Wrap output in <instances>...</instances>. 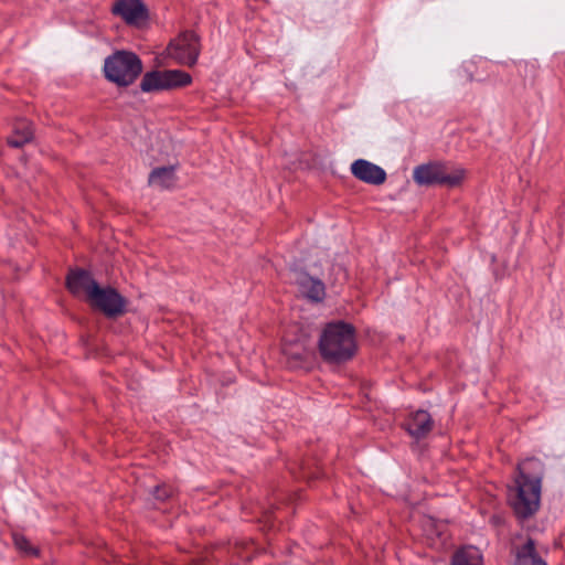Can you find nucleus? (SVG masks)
<instances>
[{"label": "nucleus", "instance_id": "dca6fc26", "mask_svg": "<svg viewBox=\"0 0 565 565\" xmlns=\"http://www.w3.org/2000/svg\"><path fill=\"white\" fill-rule=\"evenodd\" d=\"M149 184L160 189H169L175 182L174 167H160L153 169L149 174Z\"/></svg>", "mask_w": 565, "mask_h": 565}, {"label": "nucleus", "instance_id": "a211bd4d", "mask_svg": "<svg viewBox=\"0 0 565 565\" xmlns=\"http://www.w3.org/2000/svg\"><path fill=\"white\" fill-rule=\"evenodd\" d=\"M284 353L290 361H295V366L298 365V362H305L310 356L311 352L299 344H286L284 348Z\"/></svg>", "mask_w": 565, "mask_h": 565}, {"label": "nucleus", "instance_id": "f03ea898", "mask_svg": "<svg viewBox=\"0 0 565 565\" xmlns=\"http://www.w3.org/2000/svg\"><path fill=\"white\" fill-rule=\"evenodd\" d=\"M142 72L139 56L129 51H117L106 57L104 63L105 77L117 86L131 85Z\"/></svg>", "mask_w": 565, "mask_h": 565}, {"label": "nucleus", "instance_id": "9b49d317", "mask_svg": "<svg viewBox=\"0 0 565 565\" xmlns=\"http://www.w3.org/2000/svg\"><path fill=\"white\" fill-rule=\"evenodd\" d=\"M404 427L413 438L419 440L433 430L434 420L427 411L418 409L408 416Z\"/></svg>", "mask_w": 565, "mask_h": 565}, {"label": "nucleus", "instance_id": "f3484780", "mask_svg": "<svg viewBox=\"0 0 565 565\" xmlns=\"http://www.w3.org/2000/svg\"><path fill=\"white\" fill-rule=\"evenodd\" d=\"M451 565H482V555L477 547H465L455 553Z\"/></svg>", "mask_w": 565, "mask_h": 565}, {"label": "nucleus", "instance_id": "6ab92c4d", "mask_svg": "<svg viewBox=\"0 0 565 565\" xmlns=\"http://www.w3.org/2000/svg\"><path fill=\"white\" fill-rule=\"evenodd\" d=\"M13 542L15 547L19 551L25 553L26 555H38V550L35 547H32L28 539L24 537L23 535L14 534Z\"/></svg>", "mask_w": 565, "mask_h": 565}, {"label": "nucleus", "instance_id": "f8f14e48", "mask_svg": "<svg viewBox=\"0 0 565 565\" xmlns=\"http://www.w3.org/2000/svg\"><path fill=\"white\" fill-rule=\"evenodd\" d=\"M66 286L68 290L78 296L85 292L87 300L90 299V295L97 288L98 282L92 277V275L84 269L71 270L66 277Z\"/></svg>", "mask_w": 565, "mask_h": 565}, {"label": "nucleus", "instance_id": "6e6552de", "mask_svg": "<svg viewBox=\"0 0 565 565\" xmlns=\"http://www.w3.org/2000/svg\"><path fill=\"white\" fill-rule=\"evenodd\" d=\"M513 565H547L537 550V543L530 536L516 535L511 543Z\"/></svg>", "mask_w": 565, "mask_h": 565}, {"label": "nucleus", "instance_id": "39448f33", "mask_svg": "<svg viewBox=\"0 0 565 565\" xmlns=\"http://www.w3.org/2000/svg\"><path fill=\"white\" fill-rule=\"evenodd\" d=\"M191 75L184 71H151L147 72L142 76L140 89L143 93L168 90L177 87H184L191 84Z\"/></svg>", "mask_w": 565, "mask_h": 565}, {"label": "nucleus", "instance_id": "1a4fd4ad", "mask_svg": "<svg viewBox=\"0 0 565 565\" xmlns=\"http://www.w3.org/2000/svg\"><path fill=\"white\" fill-rule=\"evenodd\" d=\"M111 13L135 26L142 25L149 18V10L143 2H115Z\"/></svg>", "mask_w": 565, "mask_h": 565}, {"label": "nucleus", "instance_id": "f257e3e1", "mask_svg": "<svg viewBox=\"0 0 565 565\" xmlns=\"http://www.w3.org/2000/svg\"><path fill=\"white\" fill-rule=\"evenodd\" d=\"M318 349L329 364L339 365L352 360L358 350L354 327L344 321L327 323L321 330Z\"/></svg>", "mask_w": 565, "mask_h": 565}, {"label": "nucleus", "instance_id": "2eb2a0df", "mask_svg": "<svg viewBox=\"0 0 565 565\" xmlns=\"http://www.w3.org/2000/svg\"><path fill=\"white\" fill-rule=\"evenodd\" d=\"M33 138L32 124L26 119H19L13 125L12 135L8 138L11 147L20 148Z\"/></svg>", "mask_w": 565, "mask_h": 565}, {"label": "nucleus", "instance_id": "9d476101", "mask_svg": "<svg viewBox=\"0 0 565 565\" xmlns=\"http://www.w3.org/2000/svg\"><path fill=\"white\" fill-rule=\"evenodd\" d=\"M351 173L360 181L381 185L386 181V172L380 166L365 159H358L351 164Z\"/></svg>", "mask_w": 565, "mask_h": 565}, {"label": "nucleus", "instance_id": "20e7f679", "mask_svg": "<svg viewBox=\"0 0 565 565\" xmlns=\"http://www.w3.org/2000/svg\"><path fill=\"white\" fill-rule=\"evenodd\" d=\"M463 170L457 169L448 172L446 167L439 162H428L414 168L413 179L420 186L447 185L455 188L463 180Z\"/></svg>", "mask_w": 565, "mask_h": 565}, {"label": "nucleus", "instance_id": "ddd939ff", "mask_svg": "<svg viewBox=\"0 0 565 565\" xmlns=\"http://www.w3.org/2000/svg\"><path fill=\"white\" fill-rule=\"evenodd\" d=\"M296 282L299 287V291L306 298L316 302L323 300L326 288L320 279L313 278L306 273H300L297 275Z\"/></svg>", "mask_w": 565, "mask_h": 565}, {"label": "nucleus", "instance_id": "aec40b11", "mask_svg": "<svg viewBox=\"0 0 565 565\" xmlns=\"http://www.w3.org/2000/svg\"><path fill=\"white\" fill-rule=\"evenodd\" d=\"M154 495L159 500H166L167 498L170 497V491L166 488L157 487L156 491H154Z\"/></svg>", "mask_w": 565, "mask_h": 565}, {"label": "nucleus", "instance_id": "0eeeda50", "mask_svg": "<svg viewBox=\"0 0 565 565\" xmlns=\"http://www.w3.org/2000/svg\"><path fill=\"white\" fill-rule=\"evenodd\" d=\"M88 301L108 318H115L125 312V298L111 287L103 288L98 285Z\"/></svg>", "mask_w": 565, "mask_h": 565}, {"label": "nucleus", "instance_id": "423d86ee", "mask_svg": "<svg viewBox=\"0 0 565 565\" xmlns=\"http://www.w3.org/2000/svg\"><path fill=\"white\" fill-rule=\"evenodd\" d=\"M200 51V39L192 31L182 32L178 38L172 40L167 47L168 55L171 58L186 66L196 64Z\"/></svg>", "mask_w": 565, "mask_h": 565}, {"label": "nucleus", "instance_id": "4468645a", "mask_svg": "<svg viewBox=\"0 0 565 565\" xmlns=\"http://www.w3.org/2000/svg\"><path fill=\"white\" fill-rule=\"evenodd\" d=\"M518 476L515 479L527 480L529 482H537L542 487L544 477V465L536 458H527L520 462L516 467Z\"/></svg>", "mask_w": 565, "mask_h": 565}, {"label": "nucleus", "instance_id": "7ed1b4c3", "mask_svg": "<svg viewBox=\"0 0 565 565\" xmlns=\"http://www.w3.org/2000/svg\"><path fill=\"white\" fill-rule=\"evenodd\" d=\"M541 490L537 482L514 479V486L509 489V504L519 520H526L539 511Z\"/></svg>", "mask_w": 565, "mask_h": 565}]
</instances>
